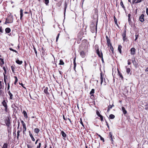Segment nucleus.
Returning <instances> with one entry per match:
<instances>
[{"instance_id":"1","label":"nucleus","mask_w":148,"mask_h":148,"mask_svg":"<svg viewBox=\"0 0 148 148\" xmlns=\"http://www.w3.org/2000/svg\"><path fill=\"white\" fill-rule=\"evenodd\" d=\"M97 22L96 25L95 26V23L93 22H92L90 25L91 29H93V27H94V30H95L96 32H97Z\"/></svg>"},{"instance_id":"2","label":"nucleus","mask_w":148,"mask_h":148,"mask_svg":"<svg viewBox=\"0 0 148 148\" xmlns=\"http://www.w3.org/2000/svg\"><path fill=\"white\" fill-rule=\"evenodd\" d=\"M86 33L85 32V31L82 30L79 33L78 36L81 37H84L86 36Z\"/></svg>"},{"instance_id":"3","label":"nucleus","mask_w":148,"mask_h":148,"mask_svg":"<svg viewBox=\"0 0 148 148\" xmlns=\"http://www.w3.org/2000/svg\"><path fill=\"white\" fill-rule=\"evenodd\" d=\"M109 138L110 139V140L112 142V143H113L114 141L113 138H114V136H112V133L111 132H110L109 133Z\"/></svg>"},{"instance_id":"4","label":"nucleus","mask_w":148,"mask_h":148,"mask_svg":"<svg viewBox=\"0 0 148 148\" xmlns=\"http://www.w3.org/2000/svg\"><path fill=\"white\" fill-rule=\"evenodd\" d=\"M96 53L99 57L102 58V57H103L102 53L101 51V53H100V51H99V48H98L97 49Z\"/></svg>"},{"instance_id":"5","label":"nucleus","mask_w":148,"mask_h":148,"mask_svg":"<svg viewBox=\"0 0 148 148\" xmlns=\"http://www.w3.org/2000/svg\"><path fill=\"white\" fill-rule=\"evenodd\" d=\"M107 39V44L108 46H110V48H111V47H112V44L110 42V40L109 38H106Z\"/></svg>"},{"instance_id":"6","label":"nucleus","mask_w":148,"mask_h":148,"mask_svg":"<svg viewBox=\"0 0 148 148\" xmlns=\"http://www.w3.org/2000/svg\"><path fill=\"white\" fill-rule=\"evenodd\" d=\"M144 15L143 14H142L140 16L139 19L140 22H143L144 21Z\"/></svg>"},{"instance_id":"7","label":"nucleus","mask_w":148,"mask_h":148,"mask_svg":"<svg viewBox=\"0 0 148 148\" xmlns=\"http://www.w3.org/2000/svg\"><path fill=\"white\" fill-rule=\"evenodd\" d=\"M5 123L6 124V125L9 127L10 125V120L9 118L6 119L5 121Z\"/></svg>"},{"instance_id":"8","label":"nucleus","mask_w":148,"mask_h":148,"mask_svg":"<svg viewBox=\"0 0 148 148\" xmlns=\"http://www.w3.org/2000/svg\"><path fill=\"white\" fill-rule=\"evenodd\" d=\"M9 17H8L6 19V21H7V23H12L13 21V18L11 17L10 18H9Z\"/></svg>"},{"instance_id":"9","label":"nucleus","mask_w":148,"mask_h":148,"mask_svg":"<svg viewBox=\"0 0 148 148\" xmlns=\"http://www.w3.org/2000/svg\"><path fill=\"white\" fill-rule=\"evenodd\" d=\"M136 49L134 48H132L130 49L131 54L134 55L135 53Z\"/></svg>"},{"instance_id":"10","label":"nucleus","mask_w":148,"mask_h":148,"mask_svg":"<svg viewBox=\"0 0 148 148\" xmlns=\"http://www.w3.org/2000/svg\"><path fill=\"white\" fill-rule=\"evenodd\" d=\"M117 70H118V75H119L120 77L121 78V79L123 80V75H122V74H121V73L119 70L118 69H117Z\"/></svg>"},{"instance_id":"11","label":"nucleus","mask_w":148,"mask_h":148,"mask_svg":"<svg viewBox=\"0 0 148 148\" xmlns=\"http://www.w3.org/2000/svg\"><path fill=\"white\" fill-rule=\"evenodd\" d=\"M80 55L82 58H84L85 56L84 52L83 51H80Z\"/></svg>"},{"instance_id":"12","label":"nucleus","mask_w":148,"mask_h":148,"mask_svg":"<svg viewBox=\"0 0 148 148\" xmlns=\"http://www.w3.org/2000/svg\"><path fill=\"white\" fill-rule=\"evenodd\" d=\"M132 62L134 66L136 67L137 66V64L134 58V60H132Z\"/></svg>"},{"instance_id":"13","label":"nucleus","mask_w":148,"mask_h":148,"mask_svg":"<svg viewBox=\"0 0 148 148\" xmlns=\"http://www.w3.org/2000/svg\"><path fill=\"white\" fill-rule=\"evenodd\" d=\"M29 136H30V137H31L32 140L33 141H34L35 140V139L34 138V137H33L32 134L31 133L30 131H29Z\"/></svg>"},{"instance_id":"14","label":"nucleus","mask_w":148,"mask_h":148,"mask_svg":"<svg viewBox=\"0 0 148 148\" xmlns=\"http://www.w3.org/2000/svg\"><path fill=\"white\" fill-rule=\"evenodd\" d=\"M61 134L62 136L64 138H65L66 137V135L65 132L63 131L61 132Z\"/></svg>"},{"instance_id":"15","label":"nucleus","mask_w":148,"mask_h":148,"mask_svg":"<svg viewBox=\"0 0 148 148\" xmlns=\"http://www.w3.org/2000/svg\"><path fill=\"white\" fill-rule=\"evenodd\" d=\"M23 10L21 9L20 10V19L21 20L22 19V18L23 16Z\"/></svg>"},{"instance_id":"16","label":"nucleus","mask_w":148,"mask_h":148,"mask_svg":"<svg viewBox=\"0 0 148 148\" xmlns=\"http://www.w3.org/2000/svg\"><path fill=\"white\" fill-rule=\"evenodd\" d=\"M101 84L103 82V74L102 73L100 74Z\"/></svg>"},{"instance_id":"17","label":"nucleus","mask_w":148,"mask_h":148,"mask_svg":"<svg viewBox=\"0 0 148 148\" xmlns=\"http://www.w3.org/2000/svg\"><path fill=\"white\" fill-rule=\"evenodd\" d=\"M5 31L6 33H9L11 31V29H10V28L9 27H7L5 29Z\"/></svg>"},{"instance_id":"18","label":"nucleus","mask_w":148,"mask_h":148,"mask_svg":"<svg viewBox=\"0 0 148 148\" xmlns=\"http://www.w3.org/2000/svg\"><path fill=\"white\" fill-rule=\"evenodd\" d=\"M16 62L18 64H21L22 63L23 61H20L19 60L17 59L16 60Z\"/></svg>"},{"instance_id":"19","label":"nucleus","mask_w":148,"mask_h":148,"mask_svg":"<svg viewBox=\"0 0 148 148\" xmlns=\"http://www.w3.org/2000/svg\"><path fill=\"white\" fill-rule=\"evenodd\" d=\"M122 110L123 112V113L124 114H125L127 113V111H126V110H125V108L123 107H122Z\"/></svg>"},{"instance_id":"20","label":"nucleus","mask_w":148,"mask_h":148,"mask_svg":"<svg viewBox=\"0 0 148 148\" xmlns=\"http://www.w3.org/2000/svg\"><path fill=\"white\" fill-rule=\"evenodd\" d=\"M48 88L47 87L45 88L44 90V92L45 94L49 95V93L48 92Z\"/></svg>"},{"instance_id":"21","label":"nucleus","mask_w":148,"mask_h":148,"mask_svg":"<svg viewBox=\"0 0 148 148\" xmlns=\"http://www.w3.org/2000/svg\"><path fill=\"white\" fill-rule=\"evenodd\" d=\"M122 46L121 45H119L118 47V50L119 51V52L120 53H121V49Z\"/></svg>"},{"instance_id":"22","label":"nucleus","mask_w":148,"mask_h":148,"mask_svg":"<svg viewBox=\"0 0 148 148\" xmlns=\"http://www.w3.org/2000/svg\"><path fill=\"white\" fill-rule=\"evenodd\" d=\"M114 19L115 24L118 27H119L117 23V19L116 18L115 16H114Z\"/></svg>"},{"instance_id":"23","label":"nucleus","mask_w":148,"mask_h":148,"mask_svg":"<svg viewBox=\"0 0 148 148\" xmlns=\"http://www.w3.org/2000/svg\"><path fill=\"white\" fill-rule=\"evenodd\" d=\"M23 114L24 115V116L25 118H27L28 117L27 112L25 110L23 111Z\"/></svg>"},{"instance_id":"24","label":"nucleus","mask_w":148,"mask_h":148,"mask_svg":"<svg viewBox=\"0 0 148 148\" xmlns=\"http://www.w3.org/2000/svg\"><path fill=\"white\" fill-rule=\"evenodd\" d=\"M8 94L9 96H10V98L11 99H13V95L10 92V91H8Z\"/></svg>"},{"instance_id":"25","label":"nucleus","mask_w":148,"mask_h":148,"mask_svg":"<svg viewBox=\"0 0 148 148\" xmlns=\"http://www.w3.org/2000/svg\"><path fill=\"white\" fill-rule=\"evenodd\" d=\"M75 59H76V58H75L73 59L74 68V69H75V67L76 66V64L75 63Z\"/></svg>"},{"instance_id":"26","label":"nucleus","mask_w":148,"mask_h":148,"mask_svg":"<svg viewBox=\"0 0 148 148\" xmlns=\"http://www.w3.org/2000/svg\"><path fill=\"white\" fill-rule=\"evenodd\" d=\"M39 131L40 130L38 128H36L34 129V132L37 134L39 132Z\"/></svg>"},{"instance_id":"27","label":"nucleus","mask_w":148,"mask_h":148,"mask_svg":"<svg viewBox=\"0 0 148 148\" xmlns=\"http://www.w3.org/2000/svg\"><path fill=\"white\" fill-rule=\"evenodd\" d=\"M115 116L114 115L111 114L109 116V118L110 119H113L114 118Z\"/></svg>"},{"instance_id":"28","label":"nucleus","mask_w":148,"mask_h":148,"mask_svg":"<svg viewBox=\"0 0 148 148\" xmlns=\"http://www.w3.org/2000/svg\"><path fill=\"white\" fill-rule=\"evenodd\" d=\"M112 106L111 105H109L108 107L107 112H109L110 111V110L112 108Z\"/></svg>"},{"instance_id":"29","label":"nucleus","mask_w":148,"mask_h":148,"mask_svg":"<svg viewBox=\"0 0 148 148\" xmlns=\"http://www.w3.org/2000/svg\"><path fill=\"white\" fill-rule=\"evenodd\" d=\"M98 136L100 137L101 140L103 141V142L104 141V139L100 135L98 134Z\"/></svg>"},{"instance_id":"30","label":"nucleus","mask_w":148,"mask_h":148,"mask_svg":"<svg viewBox=\"0 0 148 148\" xmlns=\"http://www.w3.org/2000/svg\"><path fill=\"white\" fill-rule=\"evenodd\" d=\"M59 64L60 65H64V62H63L62 60L61 59L60 61V63Z\"/></svg>"},{"instance_id":"31","label":"nucleus","mask_w":148,"mask_h":148,"mask_svg":"<svg viewBox=\"0 0 148 148\" xmlns=\"http://www.w3.org/2000/svg\"><path fill=\"white\" fill-rule=\"evenodd\" d=\"M120 5L121 6H122V8L124 9H125V7L124 6V5L123 4V2H122V1L121 0V2H120Z\"/></svg>"},{"instance_id":"32","label":"nucleus","mask_w":148,"mask_h":148,"mask_svg":"<svg viewBox=\"0 0 148 148\" xmlns=\"http://www.w3.org/2000/svg\"><path fill=\"white\" fill-rule=\"evenodd\" d=\"M2 104H3V106L5 107V106H7V105L6 104V103L5 100H4L2 103Z\"/></svg>"},{"instance_id":"33","label":"nucleus","mask_w":148,"mask_h":148,"mask_svg":"<svg viewBox=\"0 0 148 148\" xmlns=\"http://www.w3.org/2000/svg\"><path fill=\"white\" fill-rule=\"evenodd\" d=\"M11 69L12 71V72L14 73V69H15V67L13 66H11Z\"/></svg>"},{"instance_id":"34","label":"nucleus","mask_w":148,"mask_h":148,"mask_svg":"<svg viewBox=\"0 0 148 148\" xmlns=\"http://www.w3.org/2000/svg\"><path fill=\"white\" fill-rule=\"evenodd\" d=\"M3 74H4V82L5 83V84H6V79H7V77H6V76H5V74L3 73Z\"/></svg>"},{"instance_id":"35","label":"nucleus","mask_w":148,"mask_h":148,"mask_svg":"<svg viewBox=\"0 0 148 148\" xmlns=\"http://www.w3.org/2000/svg\"><path fill=\"white\" fill-rule=\"evenodd\" d=\"M126 68L127 69V70H126V72H127V73H128V74H129L130 71V68H127V66H126Z\"/></svg>"},{"instance_id":"36","label":"nucleus","mask_w":148,"mask_h":148,"mask_svg":"<svg viewBox=\"0 0 148 148\" xmlns=\"http://www.w3.org/2000/svg\"><path fill=\"white\" fill-rule=\"evenodd\" d=\"M95 92V90L94 89H92L91 90L90 92V95H92V94L94 93Z\"/></svg>"},{"instance_id":"37","label":"nucleus","mask_w":148,"mask_h":148,"mask_svg":"<svg viewBox=\"0 0 148 148\" xmlns=\"http://www.w3.org/2000/svg\"><path fill=\"white\" fill-rule=\"evenodd\" d=\"M20 133V130H18L17 131V139H18L20 135L19 133Z\"/></svg>"},{"instance_id":"38","label":"nucleus","mask_w":148,"mask_h":148,"mask_svg":"<svg viewBox=\"0 0 148 148\" xmlns=\"http://www.w3.org/2000/svg\"><path fill=\"white\" fill-rule=\"evenodd\" d=\"M8 145L7 143H4L2 147V148H7Z\"/></svg>"},{"instance_id":"39","label":"nucleus","mask_w":148,"mask_h":148,"mask_svg":"<svg viewBox=\"0 0 148 148\" xmlns=\"http://www.w3.org/2000/svg\"><path fill=\"white\" fill-rule=\"evenodd\" d=\"M9 49L10 50H11V51H13L14 52H15L16 53H18V52L16 50H14L12 48H9Z\"/></svg>"},{"instance_id":"40","label":"nucleus","mask_w":148,"mask_h":148,"mask_svg":"<svg viewBox=\"0 0 148 148\" xmlns=\"http://www.w3.org/2000/svg\"><path fill=\"white\" fill-rule=\"evenodd\" d=\"M45 1V3L46 5H47L49 3V0H44Z\"/></svg>"},{"instance_id":"41","label":"nucleus","mask_w":148,"mask_h":148,"mask_svg":"<svg viewBox=\"0 0 148 148\" xmlns=\"http://www.w3.org/2000/svg\"><path fill=\"white\" fill-rule=\"evenodd\" d=\"M14 77L15 79V81L14 84H16L18 81V79H17V77L16 76H14Z\"/></svg>"},{"instance_id":"42","label":"nucleus","mask_w":148,"mask_h":148,"mask_svg":"<svg viewBox=\"0 0 148 148\" xmlns=\"http://www.w3.org/2000/svg\"><path fill=\"white\" fill-rule=\"evenodd\" d=\"M80 123L83 126V127H84V125L82 121V119L81 118L80 119Z\"/></svg>"},{"instance_id":"43","label":"nucleus","mask_w":148,"mask_h":148,"mask_svg":"<svg viewBox=\"0 0 148 148\" xmlns=\"http://www.w3.org/2000/svg\"><path fill=\"white\" fill-rule=\"evenodd\" d=\"M99 117L100 118L101 120V121H103V116H102L101 115H99Z\"/></svg>"},{"instance_id":"44","label":"nucleus","mask_w":148,"mask_h":148,"mask_svg":"<svg viewBox=\"0 0 148 148\" xmlns=\"http://www.w3.org/2000/svg\"><path fill=\"white\" fill-rule=\"evenodd\" d=\"M23 128L25 129L24 131H26V125L25 124L24 125H23Z\"/></svg>"},{"instance_id":"45","label":"nucleus","mask_w":148,"mask_h":148,"mask_svg":"<svg viewBox=\"0 0 148 148\" xmlns=\"http://www.w3.org/2000/svg\"><path fill=\"white\" fill-rule=\"evenodd\" d=\"M34 49L35 52V53L36 55V56H37V51L36 50V49L35 47H34Z\"/></svg>"},{"instance_id":"46","label":"nucleus","mask_w":148,"mask_h":148,"mask_svg":"<svg viewBox=\"0 0 148 148\" xmlns=\"http://www.w3.org/2000/svg\"><path fill=\"white\" fill-rule=\"evenodd\" d=\"M105 121H106V125L107 126V127H108V129H109L110 128V127L108 125V122H107V121H106V120L105 119Z\"/></svg>"},{"instance_id":"47","label":"nucleus","mask_w":148,"mask_h":148,"mask_svg":"<svg viewBox=\"0 0 148 148\" xmlns=\"http://www.w3.org/2000/svg\"><path fill=\"white\" fill-rule=\"evenodd\" d=\"M123 37H125L126 36V34L125 32H124L122 34Z\"/></svg>"},{"instance_id":"48","label":"nucleus","mask_w":148,"mask_h":148,"mask_svg":"<svg viewBox=\"0 0 148 148\" xmlns=\"http://www.w3.org/2000/svg\"><path fill=\"white\" fill-rule=\"evenodd\" d=\"M42 53L44 54H45V51H44V48L43 47H42Z\"/></svg>"},{"instance_id":"49","label":"nucleus","mask_w":148,"mask_h":148,"mask_svg":"<svg viewBox=\"0 0 148 148\" xmlns=\"http://www.w3.org/2000/svg\"><path fill=\"white\" fill-rule=\"evenodd\" d=\"M97 114L99 116V115H101L100 114L99 112L98 111H97L96 112Z\"/></svg>"},{"instance_id":"50","label":"nucleus","mask_w":148,"mask_h":148,"mask_svg":"<svg viewBox=\"0 0 148 148\" xmlns=\"http://www.w3.org/2000/svg\"><path fill=\"white\" fill-rule=\"evenodd\" d=\"M143 0H138L135 3H140Z\"/></svg>"},{"instance_id":"51","label":"nucleus","mask_w":148,"mask_h":148,"mask_svg":"<svg viewBox=\"0 0 148 148\" xmlns=\"http://www.w3.org/2000/svg\"><path fill=\"white\" fill-rule=\"evenodd\" d=\"M131 60H128L127 61L128 62V65H130L131 64V62H130Z\"/></svg>"},{"instance_id":"52","label":"nucleus","mask_w":148,"mask_h":148,"mask_svg":"<svg viewBox=\"0 0 148 148\" xmlns=\"http://www.w3.org/2000/svg\"><path fill=\"white\" fill-rule=\"evenodd\" d=\"M82 43H86V44L87 43V40H84L82 41Z\"/></svg>"},{"instance_id":"53","label":"nucleus","mask_w":148,"mask_h":148,"mask_svg":"<svg viewBox=\"0 0 148 148\" xmlns=\"http://www.w3.org/2000/svg\"><path fill=\"white\" fill-rule=\"evenodd\" d=\"M41 143H39V145H38L37 147V148H40V147L41 146Z\"/></svg>"},{"instance_id":"54","label":"nucleus","mask_w":148,"mask_h":148,"mask_svg":"<svg viewBox=\"0 0 148 148\" xmlns=\"http://www.w3.org/2000/svg\"><path fill=\"white\" fill-rule=\"evenodd\" d=\"M61 2H59L57 4V6H58L59 7H60L61 5Z\"/></svg>"},{"instance_id":"55","label":"nucleus","mask_w":148,"mask_h":148,"mask_svg":"<svg viewBox=\"0 0 148 148\" xmlns=\"http://www.w3.org/2000/svg\"><path fill=\"white\" fill-rule=\"evenodd\" d=\"M66 6H65V7L64 8V15L65 14V12H66Z\"/></svg>"},{"instance_id":"56","label":"nucleus","mask_w":148,"mask_h":148,"mask_svg":"<svg viewBox=\"0 0 148 148\" xmlns=\"http://www.w3.org/2000/svg\"><path fill=\"white\" fill-rule=\"evenodd\" d=\"M5 110L6 112H7V106H5Z\"/></svg>"},{"instance_id":"57","label":"nucleus","mask_w":148,"mask_h":148,"mask_svg":"<svg viewBox=\"0 0 148 148\" xmlns=\"http://www.w3.org/2000/svg\"><path fill=\"white\" fill-rule=\"evenodd\" d=\"M90 98L92 99H93L94 98V95H91V96H90Z\"/></svg>"},{"instance_id":"58","label":"nucleus","mask_w":148,"mask_h":148,"mask_svg":"<svg viewBox=\"0 0 148 148\" xmlns=\"http://www.w3.org/2000/svg\"><path fill=\"white\" fill-rule=\"evenodd\" d=\"M123 39L124 41H125V40L126 41L127 40V38H123Z\"/></svg>"},{"instance_id":"59","label":"nucleus","mask_w":148,"mask_h":148,"mask_svg":"<svg viewBox=\"0 0 148 148\" xmlns=\"http://www.w3.org/2000/svg\"><path fill=\"white\" fill-rule=\"evenodd\" d=\"M63 119L64 120H66L67 119V118H66L64 115H63Z\"/></svg>"},{"instance_id":"60","label":"nucleus","mask_w":148,"mask_h":148,"mask_svg":"<svg viewBox=\"0 0 148 148\" xmlns=\"http://www.w3.org/2000/svg\"><path fill=\"white\" fill-rule=\"evenodd\" d=\"M146 12L147 14L148 15V8H147L146 9Z\"/></svg>"},{"instance_id":"61","label":"nucleus","mask_w":148,"mask_h":148,"mask_svg":"<svg viewBox=\"0 0 148 148\" xmlns=\"http://www.w3.org/2000/svg\"><path fill=\"white\" fill-rule=\"evenodd\" d=\"M27 147L28 148H32L31 146L29 145H27Z\"/></svg>"},{"instance_id":"62","label":"nucleus","mask_w":148,"mask_h":148,"mask_svg":"<svg viewBox=\"0 0 148 148\" xmlns=\"http://www.w3.org/2000/svg\"><path fill=\"white\" fill-rule=\"evenodd\" d=\"M21 123L23 125L25 124L24 123V121H21Z\"/></svg>"},{"instance_id":"63","label":"nucleus","mask_w":148,"mask_h":148,"mask_svg":"<svg viewBox=\"0 0 148 148\" xmlns=\"http://www.w3.org/2000/svg\"><path fill=\"white\" fill-rule=\"evenodd\" d=\"M128 18H130L131 14H129L128 15Z\"/></svg>"},{"instance_id":"64","label":"nucleus","mask_w":148,"mask_h":148,"mask_svg":"<svg viewBox=\"0 0 148 148\" xmlns=\"http://www.w3.org/2000/svg\"><path fill=\"white\" fill-rule=\"evenodd\" d=\"M146 72H148V67H147L145 70Z\"/></svg>"}]
</instances>
